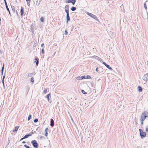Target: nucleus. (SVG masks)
Wrapping results in <instances>:
<instances>
[{
  "label": "nucleus",
  "mask_w": 148,
  "mask_h": 148,
  "mask_svg": "<svg viewBox=\"0 0 148 148\" xmlns=\"http://www.w3.org/2000/svg\"><path fill=\"white\" fill-rule=\"evenodd\" d=\"M44 138V136H40V139H41L42 138Z\"/></svg>",
  "instance_id": "obj_47"
},
{
  "label": "nucleus",
  "mask_w": 148,
  "mask_h": 148,
  "mask_svg": "<svg viewBox=\"0 0 148 148\" xmlns=\"http://www.w3.org/2000/svg\"><path fill=\"white\" fill-rule=\"evenodd\" d=\"M38 120L37 119H36L34 120V123H36L38 121Z\"/></svg>",
  "instance_id": "obj_32"
},
{
  "label": "nucleus",
  "mask_w": 148,
  "mask_h": 148,
  "mask_svg": "<svg viewBox=\"0 0 148 148\" xmlns=\"http://www.w3.org/2000/svg\"><path fill=\"white\" fill-rule=\"evenodd\" d=\"M81 77H80V76L77 77H76V79H77L81 80Z\"/></svg>",
  "instance_id": "obj_34"
},
{
  "label": "nucleus",
  "mask_w": 148,
  "mask_h": 148,
  "mask_svg": "<svg viewBox=\"0 0 148 148\" xmlns=\"http://www.w3.org/2000/svg\"><path fill=\"white\" fill-rule=\"evenodd\" d=\"M47 89H46L45 90L43 91V92L45 93V94H46L47 92Z\"/></svg>",
  "instance_id": "obj_41"
},
{
  "label": "nucleus",
  "mask_w": 148,
  "mask_h": 148,
  "mask_svg": "<svg viewBox=\"0 0 148 148\" xmlns=\"http://www.w3.org/2000/svg\"><path fill=\"white\" fill-rule=\"evenodd\" d=\"M35 60H36L37 61H34V62L35 63H36V66H38V63H39V60L38 59H37V58H36L35 59Z\"/></svg>",
  "instance_id": "obj_12"
},
{
  "label": "nucleus",
  "mask_w": 148,
  "mask_h": 148,
  "mask_svg": "<svg viewBox=\"0 0 148 148\" xmlns=\"http://www.w3.org/2000/svg\"><path fill=\"white\" fill-rule=\"evenodd\" d=\"M15 13H16V15H17L18 16V14L17 11L16 10V11H15Z\"/></svg>",
  "instance_id": "obj_37"
},
{
  "label": "nucleus",
  "mask_w": 148,
  "mask_h": 148,
  "mask_svg": "<svg viewBox=\"0 0 148 148\" xmlns=\"http://www.w3.org/2000/svg\"><path fill=\"white\" fill-rule=\"evenodd\" d=\"M67 3H71V0H69L68 1Z\"/></svg>",
  "instance_id": "obj_45"
},
{
  "label": "nucleus",
  "mask_w": 148,
  "mask_h": 148,
  "mask_svg": "<svg viewBox=\"0 0 148 148\" xmlns=\"http://www.w3.org/2000/svg\"><path fill=\"white\" fill-rule=\"evenodd\" d=\"M96 70L97 72L99 71V68L98 67H97L96 69Z\"/></svg>",
  "instance_id": "obj_43"
},
{
  "label": "nucleus",
  "mask_w": 148,
  "mask_h": 148,
  "mask_svg": "<svg viewBox=\"0 0 148 148\" xmlns=\"http://www.w3.org/2000/svg\"><path fill=\"white\" fill-rule=\"evenodd\" d=\"M65 12H66V15H69V10H65Z\"/></svg>",
  "instance_id": "obj_23"
},
{
  "label": "nucleus",
  "mask_w": 148,
  "mask_h": 148,
  "mask_svg": "<svg viewBox=\"0 0 148 148\" xmlns=\"http://www.w3.org/2000/svg\"><path fill=\"white\" fill-rule=\"evenodd\" d=\"M27 3V4H28V5H29V3Z\"/></svg>",
  "instance_id": "obj_53"
},
{
  "label": "nucleus",
  "mask_w": 148,
  "mask_h": 148,
  "mask_svg": "<svg viewBox=\"0 0 148 148\" xmlns=\"http://www.w3.org/2000/svg\"><path fill=\"white\" fill-rule=\"evenodd\" d=\"M24 146L26 148H30V147L28 146H27L26 145H24Z\"/></svg>",
  "instance_id": "obj_31"
},
{
  "label": "nucleus",
  "mask_w": 148,
  "mask_h": 148,
  "mask_svg": "<svg viewBox=\"0 0 148 148\" xmlns=\"http://www.w3.org/2000/svg\"><path fill=\"white\" fill-rule=\"evenodd\" d=\"M5 7H6V8L7 9V10L8 11V12H9V14H10V15L11 14L10 12V11L9 9V8H8V5H7H7L5 6Z\"/></svg>",
  "instance_id": "obj_21"
},
{
  "label": "nucleus",
  "mask_w": 148,
  "mask_h": 148,
  "mask_svg": "<svg viewBox=\"0 0 148 148\" xmlns=\"http://www.w3.org/2000/svg\"><path fill=\"white\" fill-rule=\"evenodd\" d=\"M100 80V79H99L98 80V81H99V80Z\"/></svg>",
  "instance_id": "obj_54"
},
{
  "label": "nucleus",
  "mask_w": 148,
  "mask_h": 148,
  "mask_svg": "<svg viewBox=\"0 0 148 148\" xmlns=\"http://www.w3.org/2000/svg\"><path fill=\"white\" fill-rule=\"evenodd\" d=\"M24 10L22 6V7H21V11H20V12L21 13V16H22L23 15V14H24Z\"/></svg>",
  "instance_id": "obj_8"
},
{
  "label": "nucleus",
  "mask_w": 148,
  "mask_h": 148,
  "mask_svg": "<svg viewBox=\"0 0 148 148\" xmlns=\"http://www.w3.org/2000/svg\"><path fill=\"white\" fill-rule=\"evenodd\" d=\"M11 8L12 9V11L13 12L15 13V11L16 10H15V8H14V7L13 6H11Z\"/></svg>",
  "instance_id": "obj_15"
},
{
  "label": "nucleus",
  "mask_w": 148,
  "mask_h": 148,
  "mask_svg": "<svg viewBox=\"0 0 148 148\" xmlns=\"http://www.w3.org/2000/svg\"><path fill=\"white\" fill-rule=\"evenodd\" d=\"M147 116H148V112H147L145 111L142 114L141 119L143 120H144L145 118Z\"/></svg>",
  "instance_id": "obj_2"
},
{
  "label": "nucleus",
  "mask_w": 148,
  "mask_h": 148,
  "mask_svg": "<svg viewBox=\"0 0 148 148\" xmlns=\"http://www.w3.org/2000/svg\"><path fill=\"white\" fill-rule=\"evenodd\" d=\"M81 92L84 94H86L87 93L83 90H82Z\"/></svg>",
  "instance_id": "obj_28"
},
{
  "label": "nucleus",
  "mask_w": 148,
  "mask_h": 148,
  "mask_svg": "<svg viewBox=\"0 0 148 148\" xmlns=\"http://www.w3.org/2000/svg\"><path fill=\"white\" fill-rule=\"evenodd\" d=\"M76 8L75 7H72L71 8V10L72 11H75L76 9Z\"/></svg>",
  "instance_id": "obj_19"
},
{
  "label": "nucleus",
  "mask_w": 148,
  "mask_h": 148,
  "mask_svg": "<svg viewBox=\"0 0 148 148\" xmlns=\"http://www.w3.org/2000/svg\"><path fill=\"white\" fill-rule=\"evenodd\" d=\"M27 1H29L30 0H26Z\"/></svg>",
  "instance_id": "obj_52"
},
{
  "label": "nucleus",
  "mask_w": 148,
  "mask_h": 148,
  "mask_svg": "<svg viewBox=\"0 0 148 148\" xmlns=\"http://www.w3.org/2000/svg\"><path fill=\"white\" fill-rule=\"evenodd\" d=\"M40 20L42 22H44V19L43 17H42L41 18Z\"/></svg>",
  "instance_id": "obj_29"
},
{
  "label": "nucleus",
  "mask_w": 148,
  "mask_h": 148,
  "mask_svg": "<svg viewBox=\"0 0 148 148\" xmlns=\"http://www.w3.org/2000/svg\"><path fill=\"white\" fill-rule=\"evenodd\" d=\"M25 139V138H24V137L23 138H21V140H20V141L21 140H23V139Z\"/></svg>",
  "instance_id": "obj_46"
},
{
  "label": "nucleus",
  "mask_w": 148,
  "mask_h": 148,
  "mask_svg": "<svg viewBox=\"0 0 148 148\" xmlns=\"http://www.w3.org/2000/svg\"><path fill=\"white\" fill-rule=\"evenodd\" d=\"M102 63L110 70H112V68L110 67L109 65L107 64L105 62H103Z\"/></svg>",
  "instance_id": "obj_6"
},
{
  "label": "nucleus",
  "mask_w": 148,
  "mask_h": 148,
  "mask_svg": "<svg viewBox=\"0 0 148 148\" xmlns=\"http://www.w3.org/2000/svg\"><path fill=\"white\" fill-rule=\"evenodd\" d=\"M19 126H16V127H15L14 130L13 131V132L17 131L18 130V129L19 128Z\"/></svg>",
  "instance_id": "obj_13"
},
{
  "label": "nucleus",
  "mask_w": 148,
  "mask_h": 148,
  "mask_svg": "<svg viewBox=\"0 0 148 148\" xmlns=\"http://www.w3.org/2000/svg\"><path fill=\"white\" fill-rule=\"evenodd\" d=\"M4 3H5V6H7V2L6 1V0H4Z\"/></svg>",
  "instance_id": "obj_40"
},
{
  "label": "nucleus",
  "mask_w": 148,
  "mask_h": 148,
  "mask_svg": "<svg viewBox=\"0 0 148 148\" xmlns=\"http://www.w3.org/2000/svg\"><path fill=\"white\" fill-rule=\"evenodd\" d=\"M64 34L65 35H67L68 34V32H67V30H65V31Z\"/></svg>",
  "instance_id": "obj_39"
},
{
  "label": "nucleus",
  "mask_w": 148,
  "mask_h": 148,
  "mask_svg": "<svg viewBox=\"0 0 148 148\" xmlns=\"http://www.w3.org/2000/svg\"><path fill=\"white\" fill-rule=\"evenodd\" d=\"M31 143L33 147L36 148H38V144L37 143L36 140H32L31 142Z\"/></svg>",
  "instance_id": "obj_4"
},
{
  "label": "nucleus",
  "mask_w": 148,
  "mask_h": 148,
  "mask_svg": "<svg viewBox=\"0 0 148 148\" xmlns=\"http://www.w3.org/2000/svg\"><path fill=\"white\" fill-rule=\"evenodd\" d=\"M34 133L35 132H31L30 133V134H31L32 135V134H34Z\"/></svg>",
  "instance_id": "obj_44"
},
{
  "label": "nucleus",
  "mask_w": 148,
  "mask_h": 148,
  "mask_svg": "<svg viewBox=\"0 0 148 148\" xmlns=\"http://www.w3.org/2000/svg\"><path fill=\"white\" fill-rule=\"evenodd\" d=\"M51 93H49L47 95V96H46V97L48 101H49V96H51Z\"/></svg>",
  "instance_id": "obj_10"
},
{
  "label": "nucleus",
  "mask_w": 148,
  "mask_h": 148,
  "mask_svg": "<svg viewBox=\"0 0 148 148\" xmlns=\"http://www.w3.org/2000/svg\"><path fill=\"white\" fill-rule=\"evenodd\" d=\"M86 14L87 15H88L90 16L91 18L95 19L97 21H99L97 17L95 15H94L92 14L89 13L88 12H87Z\"/></svg>",
  "instance_id": "obj_1"
},
{
  "label": "nucleus",
  "mask_w": 148,
  "mask_h": 148,
  "mask_svg": "<svg viewBox=\"0 0 148 148\" xmlns=\"http://www.w3.org/2000/svg\"><path fill=\"white\" fill-rule=\"evenodd\" d=\"M66 23H68L69 21H70V18L69 17V15H66Z\"/></svg>",
  "instance_id": "obj_9"
},
{
  "label": "nucleus",
  "mask_w": 148,
  "mask_h": 148,
  "mask_svg": "<svg viewBox=\"0 0 148 148\" xmlns=\"http://www.w3.org/2000/svg\"><path fill=\"white\" fill-rule=\"evenodd\" d=\"M4 80H3V79H2V83H3V87H4Z\"/></svg>",
  "instance_id": "obj_38"
},
{
  "label": "nucleus",
  "mask_w": 148,
  "mask_h": 148,
  "mask_svg": "<svg viewBox=\"0 0 148 148\" xmlns=\"http://www.w3.org/2000/svg\"><path fill=\"white\" fill-rule=\"evenodd\" d=\"M96 57L98 58V59H101V58H99V57H97V56H96Z\"/></svg>",
  "instance_id": "obj_51"
},
{
  "label": "nucleus",
  "mask_w": 148,
  "mask_h": 148,
  "mask_svg": "<svg viewBox=\"0 0 148 148\" xmlns=\"http://www.w3.org/2000/svg\"><path fill=\"white\" fill-rule=\"evenodd\" d=\"M31 136V134H27L25 136H24V138L25 139L27 138L28 137Z\"/></svg>",
  "instance_id": "obj_18"
},
{
  "label": "nucleus",
  "mask_w": 148,
  "mask_h": 148,
  "mask_svg": "<svg viewBox=\"0 0 148 148\" xmlns=\"http://www.w3.org/2000/svg\"><path fill=\"white\" fill-rule=\"evenodd\" d=\"M26 143L25 142V141H23L22 142V143L23 144H25Z\"/></svg>",
  "instance_id": "obj_49"
},
{
  "label": "nucleus",
  "mask_w": 148,
  "mask_h": 148,
  "mask_svg": "<svg viewBox=\"0 0 148 148\" xmlns=\"http://www.w3.org/2000/svg\"><path fill=\"white\" fill-rule=\"evenodd\" d=\"M44 45V44H42L41 45V47H43Z\"/></svg>",
  "instance_id": "obj_50"
},
{
  "label": "nucleus",
  "mask_w": 148,
  "mask_h": 148,
  "mask_svg": "<svg viewBox=\"0 0 148 148\" xmlns=\"http://www.w3.org/2000/svg\"><path fill=\"white\" fill-rule=\"evenodd\" d=\"M144 7L145 8V9L146 10H147V6L146 5V2L144 3Z\"/></svg>",
  "instance_id": "obj_24"
},
{
  "label": "nucleus",
  "mask_w": 148,
  "mask_h": 148,
  "mask_svg": "<svg viewBox=\"0 0 148 148\" xmlns=\"http://www.w3.org/2000/svg\"><path fill=\"white\" fill-rule=\"evenodd\" d=\"M143 79L145 81V84L146 83L147 81L148 80V74L147 73L145 74L143 77Z\"/></svg>",
  "instance_id": "obj_5"
},
{
  "label": "nucleus",
  "mask_w": 148,
  "mask_h": 148,
  "mask_svg": "<svg viewBox=\"0 0 148 148\" xmlns=\"http://www.w3.org/2000/svg\"><path fill=\"white\" fill-rule=\"evenodd\" d=\"M146 132H148V125L146 127Z\"/></svg>",
  "instance_id": "obj_33"
},
{
  "label": "nucleus",
  "mask_w": 148,
  "mask_h": 148,
  "mask_svg": "<svg viewBox=\"0 0 148 148\" xmlns=\"http://www.w3.org/2000/svg\"><path fill=\"white\" fill-rule=\"evenodd\" d=\"M64 8H65V10H69V5H66L65 6Z\"/></svg>",
  "instance_id": "obj_17"
},
{
  "label": "nucleus",
  "mask_w": 148,
  "mask_h": 148,
  "mask_svg": "<svg viewBox=\"0 0 148 148\" xmlns=\"http://www.w3.org/2000/svg\"><path fill=\"white\" fill-rule=\"evenodd\" d=\"M48 130V128H46L45 129V136H47V135H48V132H47V131Z\"/></svg>",
  "instance_id": "obj_11"
},
{
  "label": "nucleus",
  "mask_w": 148,
  "mask_h": 148,
  "mask_svg": "<svg viewBox=\"0 0 148 148\" xmlns=\"http://www.w3.org/2000/svg\"><path fill=\"white\" fill-rule=\"evenodd\" d=\"M85 77L86 79H90L91 78V77L89 75H87Z\"/></svg>",
  "instance_id": "obj_25"
},
{
  "label": "nucleus",
  "mask_w": 148,
  "mask_h": 148,
  "mask_svg": "<svg viewBox=\"0 0 148 148\" xmlns=\"http://www.w3.org/2000/svg\"><path fill=\"white\" fill-rule=\"evenodd\" d=\"M76 1V0H71V3H72L73 5H74Z\"/></svg>",
  "instance_id": "obj_16"
},
{
  "label": "nucleus",
  "mask_w": 148,
  "mask_h": 148,
  "mask_svg": "<svg viewBox=\"0 0 148 148\" xmlns=\"http://www.w3.org/2000/svg\"><path fill=\"white\" fill-rule=\"evenodd\" d=\"M30 81L31 82H34V79L33 77H32Z\"/></svg>",
  "instance_id": "obj_26"
},
{
  "label": "nucleus",
  "mask_w": 148,
  "mask_h": 148,
  "mask_svg": "<svg viewBox=\"0 0 148 148\" xmlns=\"http://www.w3.org/2000/svg\"><path fill=\"white\" fill-rule=\"evenodd\" d=\"M41 52L43 54H44V48H43V49H42L41 50Z\"/></svg>",
  "instance_id": "obj_36"
},
{
  "label": "nucleus",
  "mask_w": 148,
  "mask_h": 148,
  "mask_svg": "<svg viewBox=\"0 0 148 148\" xmlns=\"http://www.w3.org/2000/svg\"><path fill=\"white\" fill-rule=\"evenodd\" d=\"M31 117H32L31 115V114L29 115L28 118V121H29L31 119Z\"/></svg>",
  "instance_id": "obj_22"
},
{
  "label": "nucleus",
  "mask_w": 148,
  "mask_h": 148,
  "mask_svg": "<svg viewBox=\"0 0 148 148\" xmlns=\"http://www.w3.org/2000/svg\"><path fill=\"white\" fill-rule=\"evenodd\" d=\"M26 90L27 91V92H28V91L29 90V87L28 86H27L26 88Z\"/></svg>",
  "instance_id": "obj_27"
},
{
  "label": "nucleus",
  "mask_w": 148,
  "mask_h": 148,
  "mask_svg": "<svg viewBox=\"0 0 148 148\" xmlns=\"http://www.w3.org/2000/svg\"><path fill=\"white\" fill-rule=\"evenodd\" d=\"M144 120H143V119H141V124H143V121Z\"/></svg>",
  "instance_id": "obj_42"
},
{
  "label": "nucleus",
  "mask_w": 148,
  "mask_h": 148,
  "mask_svg": "<svg viewBox=\"0 0 148 148\" xmlns=\"http://www.w3.org/2000/svg\"><path fill=\"white\" fill-rule=\"evenodd\" d=\"M50 125L51 127H53L54 125V121L53 119H51Z\"/></svg>",
  "instance_id": "obj_7"
},
{
  "label": "nucleus",
  "mask_w": 148,
  "mask_h": 148,
  "mask_svg": "<svg viewBox=\"0 0 148 148\" xmlns=\"http://www.w3.org/2000/svg\"><path fill=\"white\" fill-rule=\"evenodd\" d=\"M138 91L139 92H141L142 91V89L141 87L140 86H138Z\"/></svg>",
  "instance_id": "obj_14"
},
{
  "label": "nucleus",
  "mask_w": 148,
  "mask_h": 148,
  "mask_svg": "<svg viewBox=\"0 0 148 148\" xmlns=\"http://www.w3.org/2000/svg\"><path fill=\"white\" fill-rule=\"evenodd\" d=\"M4 68V64H3V66L2 68V69H1V74H2V75L3 74Z\"/></svg>",
  "instance_id": "obj_20"
},
{
  "label": "nucleus",
  "mask_w": 148,
  "mask_h": 148,
  "mask_svg": "<svg viewBox=\"0 0 148 148\" xmlns=\"http://www.w3.org/2000/svg\"><path fill=\"white\" fill-rule=\"evenodd\" d=\"M5 77V75H4L3 77V79H3V80H4V78Z\"/></svg>",
  "instance_id": "obj_48"
},
{
  "label": "nucleus",
  "mask_w": 148,
  "mask_h": 148,
  "mask_svg": "<svg viewBox=\"0 0 148 148\" xmlns=\"http://www.w3.org/2000/svg\"><path fill=\"white\" fill-rule=\"evenodd\" d=\"M33 74V73H29L28 74V76L29 77H31L32 76V74Z\"/></svg>",
  "instance_id": "obj_30"
},
{
  "label": "nucleus",
  "mask_w": 148,
  "mask_h": 148,
  "mask_svg": "<svg viewBox=\"0 0 148 148\" xmlns=\"http://www.w3.org/2000/svg\"><path fill=\"white\" fill-rule=\"evenodd\" d=\"M81 77V79H84L85 78H86L85 77V76H82Z\"/></svg>",
  "instance_id": "obj_35"
},
{
  "label": "nucleus",
  "mask_w": 148,
  "mask_h": 148,
  "mask_svg": "<svg viewBox=\"0 0 148 148\" xmlns=\"http://www.w3.org/2000/svg\"><path fill=\"white\" fill-rule=\"evenodd\" d=\"M140 135L141 138H142L145 137L146 135V133L145 132H143L142 130L141 129H139Z\"/></svg>",
  "instance_id": "obj_3"
}]
</instances>
